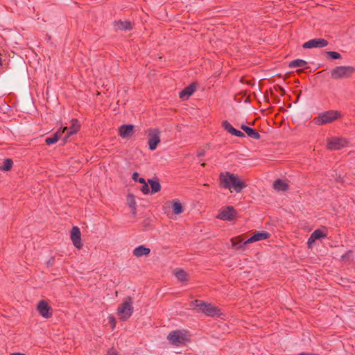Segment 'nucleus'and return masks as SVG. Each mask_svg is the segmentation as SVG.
Listing matches in <instances>:
<instances>
[{
  "label": "nucleus",
  "instance_id": "obj_27",
  "mask_svg": "<svg viewBox=\"0 0 355 355\" xmlns=\"http://www.w3.org/2000/svg\"><path fill=\"white\" fill-rule=\"evenodd\" d=\"M175 277H177V279L178 280H180V282H184V281H187V272L184 270H182V269H178V270H176L174 272Z\"/></svg>",
  "mask_w": 355,
  "mask_h": 355
},
{
  "label": "nucleus",
  "instance_id": "obj_39",
  "mask_svg": "<svg viewBox=\"0 0 355 355\" xmlns=\"http://www.w3.org/2000/svg\"><path fill=\"white\" fill-rule=\"evenodd\" d=\"M205 155V153L204 152H199L198 153V157H201V156H204Z\"/></svg>",
  "mask_w": 355,
  "mask_h": 355
},
{
  "label": "nucleus",
  "instance_id": "obj_16",
  "mask_svg": "<svg viewBox=\"0 0 355 355\" xmlns=\"http://www.w3.org/2000/svg\"><path fill=\"white\" fill-rule=\"evenodd\" d=\"M133 125H123L119 129V135L123 138L130 137L133 135Z\"/></svg>",
  "mask_w": 355,
  "mask_h": 355
},
{
  "label": "nucleus",
  "instance_id": "obj_25",
  "mask_svg": "<svg viewBox=\"0 0 355 355\" xmlns=\"http://www.w3.org/2000/svg\"><path fill=\"white\" fill-rule=\"evenodd\" d=\"M307 65V62L302 59H297L291 61L288 67L290 68H306Z\"/></svg>",
  "mask_w": 355,
  "mask_h": 355
},
{
  "label": "nucleus",
  "instance_id": "obj_6",
  "mask_svg": "<svg viewBox=\"0 0 355 355\" xmlns=\"http://www.w3.org/2000/svg\"><path fill=\"white\" fill-rule=\"evenodd\" d=\"M347 145V141L341 137H331L327 140V148L331 150H339Z\"/></svg>",
  "mask_w": 355,
  "mask_h": 355
},
{
  "label": "nucleus",
  "instance_id": "obj_37",
  "mask_svg": "<svg viewBox=\"0 0 355 355\" xmlns=\"http://www.w3.org/2000/svg\"><path fill=\"white\" fill-rule=\"evenodd\" d=\"M139 177V173H137V172H135L133 174H132V179L135 180V181H137V179Z\"/></svg>",
  "mask_w": 355,
  "mask_h": 355
},
{
  "label": "nucleus",
  "instance_id": "obj_11",
  "mask_svg": "<svg viewBox=\"0 0 355 355\" xmlns=\"http://www.w3.org/2000/svg\"><path fill=\"white\" fill-rule=\"evenodd\" d=\"M37 311L40 314L45 318H49L52 315V310L51 306L44 300H42L38 303Z\"/></svg>",
  "mask_w": 355,
  "mask_h": 355
},
{
  "label": "nucleus",
  "instance_id": "obj_21",
  "mask_svg": "<svg viewBox=\"0 0 355 355\" xmlns=\"http://www.w3.org/2000/svg\"><path fill=\"white\" fill-rule=\"evenodd\" d=\"M241 128L248 135V137L254 139H259L260 138V135L254 129L245 125H242Z\"/></svg>",
  "mask_w": 355,
  "mask_h": 355
},
{
  "label": "nucleus",
  "instance_id": "obj_9",
  "mask_svg": "<svg viewBox=\"0 0 355 355\" xmlns=\"http://www.w3.org/2000/svg\"><path fill=\"white\" fill-rule=\"evenodd\" d=\"M234 173L230 172L221 173L219 175L220 184L222 187L232 191V180Z\"/></svg>",
  "mask_w": 355,
  "mask_h": 355
},
{
  "label": "nucleus",
  "instance_id": "obj_29",
  "mask_svg": "<svg viewBox=\"0 0 355 355\" xmlns=\"http://www.w3.org/2000/svg\"><path fill=\"white\" fill-rule=\"evenodd\" d=\"M12 161L10 159H6L4 160L3 165L0 166V170L9 171L12 166Z\"/></svg>",
  "mask_w": 355,
  "mask_h": 355
},
{
  "label": "nucleus",
  "instance_id": "obj_20",
  "mask_svg": "<svg viewBox=\"0 0 355 355\" xmlns=\"http://www.w3.org/2000/svg\"><path fill=\"white\" fill-rule=\"evenodd\" d=\"M232 247L237 250H244L245 245V241H243L240 236L234 237L231 239Z\"/></svg>",
  "mask_w": 355,
  "mask_h": 355
},
{
  "label": "nucleus",
  "instance_id": "obj_23",
  "mask_svg": "<svg viewBox=\"0 0 355 355\" xmlns=\"http://www.w3.org/2000/svg\"><path fill=\"white\" fill-rule=\"evenodd\" d=\"M114 27L116 30L128 31L132 29V24L128 21H119L115 22Z\"/></svg>",
  "mask_w": 355,
  "mask_h": 355
},
{
  "label": "nucleus",
  "instance_id": "obj_15",
  "mask_svg": "<svg viewBox=\"0 0 355 355\" xmlns=\"http://www.w3.org/2000/svg\"><path fill=\"white\" fill-rule=\"evenodd\" d=\"M246 187L245 182L241 180L239 176L234 173L232 180V189L236 192L239 193Z\"/></svg>",
  "mask_w": 355,
  "mask_h": 355
},
{
  "label": "nucleus",
  "instance_id": "obj_10",
  "mask_svg": "<svg viewBox=\"0 0 355 355\" xmlns=\"http://www.w3.org/2000/svg\"><path fill=\"white\" fill-rule=\"evenodd\" d=\"M328 44V42L322 38H315L305 42L302 46L304 49H313L324 47Z\"/></svg>",
  "mask_w": 355,
  "mask_h": 355
},
{
  "label": "nucleus",
  "instance_id": "obj_5",
  "mask_svg": "<svg viewBox=\"0 0 355 355\" xmlns=\"http://www.w3.org/2000/svg\"><path fill=\"white\" fill-rule=\"evenodd\" d=\"M117 312L122 320H127L133 313L132 301L131 297H126L118 307Z\"/></svg>",
  "mask_w": 355,
  "mask_h": 355
},
{
  "label": "nucleus",
  "instance_id": "obj_12",
  "mask_svg": "<svg viewBox=\"0 0 355 355\" xmlns=\"http://www.w3.org/2000/svg\"><path fill=\"white\" fill-rule=\"evenodd\" d=\"M80 128V125L77 119H72L70 127H64L63 128V130H64V132H67L64 137V140H67L71 135L78 132Z\"/></svg>",
  "mask_w": 355,
  "mask_h": 355
},
{
  "label": "nucleus",
  "instance_id": "obj_36",
  "mask_svg": "<svg viewBox=\"0 0 355 355\" xmlns=\"http://www.w3.org/2000/svg\"><path fill=\"white\" fill-rule=\"evenodd\" d=\"M107 355H119L116 352H115L114 349H111L108 351Z\"/></svg>",
  "mask_w": 355,
  "mask_h": 355
},
{
  "label": "nucleus",
  "instance_id": "obj_40",
  "mask_svg": "<svg viewBox=\"0 0 355 355\" xmlns=\"http://www.w3.org/2000/svg\"><path fill=\"white\" fill-rule=\"evenodd\" d=\"M12 355H25V354H20V353H14V354H12Z\"/></svg>",
  "mask_w": 355,
  "mask_h": 355
},
{
  "label": "nucleus",
  "instance_id": "obj_26",
  "mask_svg": "<svg viewBox=\"0 0 355 355\" xmlns=\"http://www.w3.org/2000/svg\"><path fill=\"white\" fill-rule=\"evenodd\" d=\"M148 182L150 185L152 193H157L160 191L161 186H160V184L157 181H154L153 180L148 179Z\"/></svg>",
  "mask_w": 355,
  "mask_h": 355
},
{
  "label": "nucleus",
  "instance_id": "obj_8",
  "mask_svg": "<svg viewBox=\"0 0 355 355\" xmlns=\"http://www.w3.org/2000/svg\"><path fill=\"white\" fill-rule=\"evenodd\" d=\"M236 216V211L232 206H228L224 209H222L217 218L223 220H232Z\"/></svg>",
  "mask_w": 355,
  "mask_h": 355
},
{
  "label": "nucleus",
  "instance_id": "obj_2",
  "mask_svg": "<svg viewBox=\"0 0 355 355\" xmlns=\"http://www.w3.org/2000/svg\"><path fill=\"white\" fill-rule=\"evenodd\" d=\"M341 116V113L337 110H328L320 113L313 121L318 125H322L331 123Z\"/></svg>",
  "mask_w": 355,
  "mask_h": 355
},
{
  "label": "nucleus",
  "instance_id": "obj_28",
  "mask_svg": "<svg viewBox=\"0 0 355 355\" xmlns=\"http://www.w3.org/2000/svg\"><path fill=\"white\" fill-rule=\"evenodd\" d=\"M172 209L173 211V213L175 215H178L181 214L183 211V207L178 200H175L173 202Z\"/></svg>",
  "mask_w": 355,
  "mask_h": 355
},
{
  "label": "nucleus",
  "instance_id": "obj_22",
  "mask_svg": "<svg viewBox=\"0 0 355 355\" xmlns=\"http://www.w3.org/2000/svg\"><path fill=\"white\" fill-rule=\"evenodd\" d=\"M196 90V87L193 85H191L186 88H184L180 93V97L182 100H186L189 98L191 95L193 94V93Z\"/></svg>",
  "mask_w": 355,
  "mask_h": 355
},
{
  "label": "nucleus",
  "instance_id": "obj_4",
  "mask_svg": "<svg viewBox=\"0 0 355 355\" xmlns=\"http://www.w3.org/2000/svg\"><path fill=\"white\" fill-rule=\"evenodd\" d=\"M354 72L355 69L352 66H338L331 71V77L334 80L349 78Z\"/></svg>",
  "mask_w": 355,
  "mask_h": 355
},
{
  "label": "nucleus",
  "instance_id": "obj_38",
  "mask_svg": "<svg viewBox=\"0 0 355 355\" xmlns=\"http://www.w3.org/2000/svg\"><path fill=\"white\" fill-rule=\"evenodd\" d=\"M137 181L143 184L146 183V181L144 178L137 179Z\"/></svg>",
  "mask_w": 355,
  "mask_h": 355
},
{
  "label": "nucleus",
  "instance_id": "obj_33",
  "mask_svg": "<svg viewBox=\"0 0 355 355\" xmlns=\"http://www.w3.org/2000/svg\"><path fill=\"white\" fill-rule=\"evenodd\" d=\"M141 191H142V193L144 194H147L149 193V191H150L149 187L146 182L141 186Z\"/></svg>",
  "mask_w": 355,
  "mask_h": 355
},
{
  "label": "nucleus",
  "instance_id": "obj_32",
  "mask_svg": "<svg viewBox=\"0 0 355 355\" xmlns=\"http://www.w3.org/2000/svg\"><path fill=\"white\" fill-rule=\"evenodd\" d=\"M327 54L332 58V59H339L341 58V55L339 53L336 51H328Z\"/></svg>",
  "mask_w": 355,
  "mask_h": 355
},
{
  "label": "nucleus",
  "instance_id": "obj_35",
  "mask_svg": "<svg viewBox=\"0 0 355 355\" xmlns=\"http://www.w3.org/2000/svg\"><path fill=\"white\" fill-rule=\"evenodd\" d=\"M108 319H109V322L110 323L112 324V328H114L115 327V325H116V320H115V318L113 317V316H109L108 317Z\"/></svg>",
  "mask_w": 355,
  "mask_h": 355
},
{
  "label": "nucleus",
  "instance_id": "obj_7",
  "mask_svg": "<svg viewBox=\"0 0 355 355\" xmlns=\"http://www.w3.org/2000/svg\"><path fill=\"white\" fill-rule=\"evenodd\" d=\"M160 143V132L157 129H152L148 132L149 149L154 150Z\"/></svg>",
  "mask_w": 355,
  "mask_h": 355
},
{
  "label": "nucleus",
  "instance_id": "obj_3",
  "mask_svg": "<svg viewBox=\"0 0 355 355\" xmlns=\"http://www.w3.org/2000/svg\"><path fill=\"white\" fill-rule=\"evenodd\" d=\"M167 339L171 345L180 347L185 345L189 340V336L184 331L176 330L170 332L167 336Z\"/></svg>",
  "mask_w": 355,
  "mask_h": 355
},
{
  "label": "nucleus",
  "instance_id": "obj_18",
  "mask_svg": "<svg viewBox=\"0 0 355 355\" xmlns=\"http://www.w3.org/2000/svg\"><path fill=\"white\" fill-rule=\"evenodd\" d=\"M150 252V249L144 245H139L134 249L133 254L137 257L148 256Z\"/></svg>",
  "mask_w": 355,
  "mask_h": 355
},
{
  "label": "nucleus",
  "instance_id": "obj_24",
  "mask_svg": "<svg viewBox=\"0 0 355 355\" xmlns=\"http://www.w3.org/2000/svg\"><path fill=\"white\" fill-rule=\"evenodd\" d=\"M64 133V130H58L53 137H47L45 140L48 145L53 144L56 143L62 135Z\"/></svg>",
  "mask_w": 355,
  "mask_h": 355
},
{
  "label": "nucleus",
  "instance_id": "obj_19",
  "mask_svg": "<svg viewBox=\"0 0 355 355\" xmlns=\"http://www.w3.org/2000/svg\"><path fill=\"white\" fill-rule=\"evenodd\" d=\"M273 188L277 191H284L288 189V184L286 181L278 179L274 182Z\"/></svg>",
  "mask_w": 355,
  "mask_h": 355
},
{
  "label": "nucleus",
  "instance_id": "obj_17",
  "mask_svg": "<svg viewBox=\"0 0 355 355\" xmlns=\"http://www.w3.org/2000/svg\"><path fill=\"white\" fill-rule=\"evenodd\" d=\"M325 236V234L322 232V231L320 230H315L311 235L310 236L309 239H308V245L309 247H311L312 245L315 243V241L320 238H323Z\"/></svg>",
  "mask_w": 355,
  "mask_h": 355
},
{
  "label": "nucleus",
  "instance_id": "obj_34",
  "mask_svg": "<svg viewBox=\"0 0 355 355\" xmlns=\"http://www.w3.org/2000/svg\"><path fill=\"white\" fill-rule=\"evenodd\" d=\"M232 135H234V136H236V137H245V134L243 132H242L241 131L238 130L236 129H235L234 130V132H233V133Z\"/></svg>",
  "mask_w": 355,
  "mask_h": 355
},
{
  "label": "nucleus",
  "instance_id": "obj_13",
  "mask_svg": "<svg viewBox=\"0 0 355 355\" xmlns=\"http://www.w3.org/2000/svg\"><path fill=\"white\" fill-rule=\"evenodd\" d=\"M81 234L78 227H73L71 231V239L73 244L78 248L80 249L83 246L81 243Z\"/></svg>",
  "mask_w": 355,
  "mask_h": 355
},
{
  "label": "nucleus",
  "instance_id": "obj_1",
  "mask_svg": "<svg viewBox=\"0 0 355 355\" xmlns=\"http://www.w3.org/2000/svg\"><path fill=\"white\" fill-rule=\"evenodd\" d=\"M191 304L198 312L203 313L207 316L220 317L222 315L220 310L211 304L205 303L201 300H195Z\"/></svg>",
  "mask_w": 355,
  "mask_h": 355
},
{
  "label": "nucleus",
  "instance_id": "obj_30",
  "mask_svg": "<svg viewBox=\"0 0 355 355\" xmlns=\"http://www.w3.org/2000/svg\"><path fill=\"white\" fill-rule=\"evenodd\" d=\"M223 126L231 135L233 133L235 128L227 121L223 122Z\"/></svg>",
  "mask_w": 355,
  "mask_h": 355
},
{
  "label": "nucleus",
  "instance_id": "obj_31",
  "mask_svg": "<svg viewBox=\"0 0 355 355\" xmlns=\"http://www.w3.org/2000/svg\"><path fill=\"white\" fill-rule=\"evenodd\" d=\"M127 201H128L129 206L130 207L133 208V209H135L136 202H135V198L132 195L129 194L128 196Z\"/></svg>",
  "mask_w": 355,
  "mask_h": 355
},
{
  "label": "nucleus",
  "instance_id": "obj_14",
  "mask_svg": "<svg viewBox=\"0 0 355 355\" xmlns=\"http://www.w3.org/2000/svg\"><path fill=\"white\" fill-rule=\"evenodd\" d=\"M270 234L265 231L255 232L251 237L245 241V243H252L254 242L263 241L269 238Z\"/></svg>",
  "mask_w": 355,
  "mask_h": 355
}]
</instances>
